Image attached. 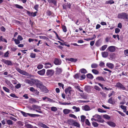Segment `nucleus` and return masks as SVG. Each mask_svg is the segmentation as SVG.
Listing matches in <instances>:
<instances>
[{"mask_svg":"<svg viewBox=\"0 0 128 128\" xmlns=\"http://www.w3.org/2000/svg\"><path fill=\"white\" fill-rule=\"evenodd\" d=\"M36 86L38 88H39L42 91L44 92L45 93H47L48 92V90L47 89L46 87L43 85L42 83L39 80Z\"/></svg>","mask_w":128,"mask_h":128,"instance_id":"f257e3e1","label":"nucleus"},{"mask_svg":"<svg viewBox=\"0 0 128 128\" xmlns=\"http://www.w3.org/2000/svg\"><path fill=\"white\" fill-rule=\"evenodd\" d=\"M91 120L92 121H97L100 122L102 123L104 122V120L102 119L101 116L98 114H96L92 116V118H91Z\"/></svg>","mask_w":128,"mask_h":128,"instance_id":"f03ea898","label":"nucleus"},{"mask_svg":"<svg viewBox=\"0 0 128 128\" xmlns=\"http://www.w3.org/2000/svg\"><path fill=\"white\" fill-rule=\"evenodd\" d=\"M118 17L119 18L124 19H127L128 18L127 14L124 12L119 14L118 15Z\"/></svg>","mask_w":128,"mask_h":128,"instance_id":"7ed1b4c3","label":"nucleus"},{"mask_svg":"<svg viewBox=\"0 0 128 128\" xmlns=\"http://www.w3.org/2000/svg\"><path fill=\"white\" fill-rule=\"evenodd\" d=\"M32 106L33 110H35L36 112L39 113H42V112L40 110L41 107L40 106L34 104L32 105Z\"/></svg>","mask_w":128,"mask_h":128,"instance_id":"20e7f679","label":"nucleus"},{"mask_svg":"<svg viewBox=\"0 0 128 128\" xmlns=\"http://www.w3.org/2000/svg\"><path fill=\"white\" fill-rule=\"evenodd\" d=\"M39 80H38L37 79H32L31 80H30L28 84L30 85V86H32L34 84L36 86Z\"/></svg>","mask_w":128,"mask_h":128,"instance_id":"39448f33","label":"nucleus"},{"mask_svg":"<svg viewBox=\"0 0 128 128\" xmlns=\"http://www.w3.org/2000/svg\"><path fill=\"white\" fill-rule=\"evenodd\" d=\"M16 70L19 73L21 74L29 76H30V75L27 72L25 71L21 70L19 68H16Z\"/></svg>","mask_w":128,"mask_h":128,"instance_id":"423d86ee","label":"nucleus"},{"mask_svg":"<svg viewBox=\"0 0 128 128\" xmlns=\"http://www.w3.org/2000/svg\"><path fill=\"white\" fill-rule=\"evenodd\" d=\"M116 86L120 88L123 90H128L126 89V88L120 82H118L116 83Z\"/></svg>","mask_w":128,"mask_h":128,"instance_id":"0eeeda50","label":"nucleus"},{"mask_svg":"<svg viewBox=\"0 0 128 128\" xmlns=\"http://www.w3.org/2000/svg\"><path fill=\"white\" fill-rule=\"evenodd\" d=\"M116 48V47L115 46H110L107 48L106 50H108L110 52H113L115 51Z\"/></svg>","mask_w":128,"mask_h":128,"instance_id":"6e6552de","label":"nucleus"},{"mask_svg":"<svg viewBox=\"0 0 128 128\" xmlns=\"http://www.w3.org/2000/svg\"><path fill=\"white\" fill-rule=\"evenodd\" d=\"M1 61L2 62L4 63L5 64H7L8 65L12 66V62L10 60L2 59V60Z\"/></svg>","mask_w":128,"mask_h":128,"instance_id":"1a4fd4ad","label":"nucleus"},{"mask_svg":"<svg viewBox=\"0 0 128 128\" xmlns=\"http://www.w3.org/2000/svg\"><path fill=\"white\" fill-rule=\"evenodd\" d=\"M54 73V71L52 70H47L46 74L47 76H51Z\"/></svg>","mask_w":128,"mask_h":128,"instance_id":"9d476101","label":"nucleus"},{"mask_svg":"<svg viewBox=\"0 0 128 128\" xmlns=\"http://www.w3.org/2000/svg\"><path fill=\"white\" fill-rule=\"evenodd\" d=\"M5 82L6 84L10 88L12 89L14 87L13 85L10 82L7 80H5Z\"/></svg>","mask_w":128,"mask_h":128,"instance_id":"9b49d317","label":"nucleus"},{"mask_svg":"<svg viewBox=\"0 0 128 128\" xmlns=\"http://www.w3.org/2000/svg\"><path fill=\"white\" fill-rule=\"evenodd\" d=\"M54 62L55 65H59L61 64V61L57 58H55Z\"/></svg>","mask_w":128,"mask_h":128,"instance_id":"f8f14e48","label":"nucleus"},{"mask_svg":"<svg viewBox=\"0 0 128 128\" xmlns=\"http://www.w3.org/2000/svg\"><path fill=\"white\" fill-rule=\"evenodd\" d=\"M82 108L83 110L86 111H89L90 110V107L88 105L83 106Z\"/></svg>","mask_w":128,"mask_h":128,"instance_id":"ddd939ff","label":"nucleus"},{"mask_svg":"<svg viewBox=\"0 0 128 128\" xmlns=\"http://www.w3.org/2000/svg\"><path fill=\"white\" fill-rule=\"evenodd\" d=\"M45 65V68H48L52 67V64L49 62L45 63L44 64Z\"/></svg>","mask_w":128,"mask_h":128,"instance_id":"4468645a","label":"nucleus"},{"mask_svg":"<svg viewBox=\"0 0 128 128\" xmlns=\"http://www.w3.org/2000/svg\"><path fill=\"white\" fill-rule=\"evenodd\" d=\"M45 70L44 69H43L41 70L38 71L37 73L41 76H43L45 73Z\"/></svg>","mask_w":128,"mask_h":128,"instance_id":"2eb2a0df","label":"nucleus"},{"mask_svg":"<svg viewBox=\"0 0 128 128\" xmlns=\"http://www.w3.org/2000/svg\"><path fill=\"white\" fill-rule=\"evenodd\" d=\"M106 66L110 69H112L114 67V65L110 62L107 63L106 64Z\"/></svg>","mask_w":128,"mask_h":128,"instance_id":"dca6fc26","label":"nucleus"},{"mask_svg":"<svg viewBox=\"0 0 128 128\" xmlns=\"http://www.w3.org/2000/svg\"><path fill=\"white\" fill-rule=\"evenodd\" d=\"M72 89V88L70 87H68L65 89V92L66 94H67L68 93H69Z\"/></svg>","mask_w":128,"mask_h":128,"instance_id":"f3484780","label":"nucleus"},{"mask_svg":"<svg viewBox=\"0 0 128 128\" xmlns=\"http://www.w3.org/2000/svg\"><path fill=\"white\" fill-rule=\"evenodd\" d=\"M62 72V70L61 68H56V73L58 74H61Z\"/></svg>","mask_w":128,"mask_h":128,"instance_id":"a211bd4d","label":"nucleus"},{"mask_svg":"<svg viewBox=\"0 0 128 128\" xmlns=\"http://www.w3.org/2000/svg\"><path fill=\"white\" fill-rule=\"evenodd\" d=\"M38 124L40 126L44 128H49L46 125L41 122H39Z\"/></svg>","mask_w":128,"mask_h":128,"instance_id":"6ab92c4d","label":"nucleus"},{"mask_svg":"<svg viewBox=\"0 0 128 128\" xmlns=\"http://www.w3.org/2000/svg\"><path fill=\"white\" fill-rule=\"evenodd\" d=\"M38 124L40 126L44 128H49L46 125L41 122H39Z\"/></svg>","mask_w":128,"mask_h":128,"instance_id":"aec40b11","label":"nucleus"},{"mask_svg":"<svg viewBox=\"0 0 128 128\" xmlns=\"http://www.w3.org/2000/svg\"><path fill=\"white\" fill-rule=\"evenodd\" d=\"M102 55L103 57L106 58L108 55V53L106 52H102Z\"/></svg>","mask_w":128,"mask_h":128,"instance_id":"412c9836","label":"nucleus"},{"mask_svg":"<svg viewBox=\"0 0 128 128\" xmlns=\"http://www.w3.org/2000/svg\"><path fill=\"white\" fill-rule=\"evenodd\" d=\"M71 110L67 109H64L63 110V112L65 114H67L70 112Z\"/></svg>","mask_w":128,"mask_h":128,"instance_id":"4be33fe9","label":"nucleus"},{"mask_svg":"<svg viewBox=\"0 0 128 128\" xmlns=\"http://www.w3.org/2000/svg\"><path fill=\"white\" fill-rule=\"evenodd\" d=\"M66 60H68L72 62H76L77 61V59L73 58H67L66 59Z\"/></svg>","mask_w":128,"mask_h":128,"instance_id":"5701e85b","label":"nucleus"},{"mask_svg":"<svg viewBox=\"0 0 128 128\" xmlns=\"http://www.w3.org/2000/svg\"><path fill=\"white\" fill-rule=\"evenodd\" d=\"M108 102L110 104H115V102L113 101L112 97H111L108 100Z\"/></svg>","mask_w":128,"mask_h":128,"instance_id":"b1692460","label":"nucleus"},{"mask_svg":"<svg viewBox=\"0 0 128 128\" xmlns=\"http://www.w3.org/2000/svg\"><path fill=\"white\" fill-rule=\"evenodd\" d=\"M108 124L111 126L115 127L116 126L115 124L112 122H107Z\"/></svg>","mask_w":128,"mask_h":128,"instance_id":"393cba45","label":"nucleus"},{"mask_svg":"<svg viewBox=\"0 0 128 128\" xmlns=\"http://www.w3.org/2000/svg\"><path fill=\"white\" fill-rule=\"evenodd\" d=\"M73 126H74L76 127H77L78 128L80 127V124L78 122H77L76 120H74Z\"/></svg>","mask_w":128,"mask_h":128,"instance_id":"a878e982","label":"nucleus"},{"mask_svg":"<svg viewBox=\"0 0 128 128\" xmlns=\"http://www.w3.org/2000/svg\"><path fill=\"white\" fill-rule=\"evenodd\" d=\"M48 1L49 3H52L54 5H56V2L55 0H48Z\"/></svg>","mask_w":128,"mask_h":128,"instance_id":"bb28decb","label":"nucleus"},{"mask_svg":"<svg viewBox=\"0 0 128 128\" xmlns=\"http://www.w3.org/2000/svg\"><path fill=\"white\" fill-rule=\"evenodd\" d=\"M74 120L73 119H70L68 120V123L70 125L73 126L74 122Z\"/></svg>","mask_w":128,"mask_h":128,"instance_id":"cd10ccee","label":"nucleus"},{"mask_svg":"<svg viewBox=\"0 0 128 128\" xmlns=\"http://www.w3.org/2000/svg\"><path fill=\"white\" fill-rule=\"evenodd\" d=\"M74 94V91L72 89L69 92V94H68V96H73Z\"/></svg>","mask_w":128,"mask_h":128,"instance_id":"c85d7f7f","label":"nucleus"},{"mask_svg":"<svg viewBox=\"0 0 128 128\" xmlns=\"http://www.w3.org/2000/svg\"><path fill=\"white\" fill-rule=\"evenodd\" d=\"M72 108L74 110H75L74 111L76 112H78L80 111V108L79 107H76L75 106H73Z\"/></svg>","mask_w":128,"mask_h":128,"instance_id":"c756f323","label":"nucleus"},{"mask_svg":"<svg viewBox=\"0 0 128 128\" xmlns=\"http://www.w3.org/2000/svg\"><path fill=\"white\" fill-rule=\"evenodd\" d=\"M96 79L100 81H104V78L102 76H98L96 77Z\"/></svg>","mask_w":128,"mask_h":128,"instance_id":"7c9ffc66","label":"nucleus"},{"mask_svg":"<svg viewBox=\"0 0 128 128\" xmlns=\"http://www.w3.org/2000/svg\"><path fill=\"white\" fill-rule=\"evenodd\" d=\"M21 113L25 117H27L28 116H29V113H26L23 111H20Z\"/></svg>","mask_w":128,"mask_h":128,"instance_id":"2f4dec72","label":"nucleus"},{"mask_svg":"<svg viewBox=\"0 0 128 128\" xmlns=\"http://www.w3.org/2000/svg\"><path fill=\"white\" fill-rule=\"evenodd\" d=\"M87 77L89 78L92 79L94 77L93 75L90 74H88L87 75Z\"/></svg>","mask_w":128,"mask_h":128,"instance_id":"473e14b6","label":"nucleus"},{"mask_svg":"<svg viewBox=\"0 0 128 128\" xmlns=\"http://www.w3.org/2000/svg\"><path fill=\"white\" fill-rule=\"evenodd\" d=\"M108 45H104L102 46L101 48L100 49V50H101L104 51L106 49Z\"/></svg>","mask_w":128,"mask_h":128,"instance_id":"72a5a7b5","label":"nucleus"},{"mask_svg":"<svg viewBox=\"0 0 128 128\" xmlns=\"http://www.w3.org/2000/svg\"><path fill=\"white\" fill-rule=\"evenodd\" d=\"M0 42H7V41L6 39L3 38L2 36H0Z\"/></svg>","mask_w":128,"mask_h":128,"instance_id":"f704fd0d","label":"nucleus"},{"mask_svg":"<svg viewBox=\"0 0 128 128\" xmlns=\"http://www.w3.org/2000/svg\"><path fill=\"white\" fill-rule=\"evenodd\" d=\"M90 89V87L89 86H86L84 88V90L86 92L89 91Z\"/></svg>","mask_w":128,"mask_h":128,"instance_id":"c9c22d12","label":"nucleus"},{"mask_svg":"<svg viewBox=\"0 0 128 128\" xmlns=\"http://www.w3.org/2000/svg\"><path fill=\"white\" fill-rule=\"evenodd\" d=\"M80 71L81 73L82 74H86L87 72L86 70L84 68L80 69Z\"/></svg>","mask_w":128,"mask_h":128,"instance_id":"e433bc0d","label":"nucleus"},{"mask_svg":"<svg viewBox=\"0 0 128 128\" xmlns=\"http://www.w3.org/2000/svg\"><path fill=\"white\" fill-rule=\"evenodd\" d=\"M3 89L6 92L9 93L10 92V90L7 88L6 87H3Z\"/></svg>","mask_w":128,"mask_h":128,"instance_id":"4c0bfd02","label":"nucleus"},{"mask_svg":"<svg viewBox=\"0 0 128 128\" xmlns=\"http://www.w3.org/2000/svg\"><path fill=\"white\" fill-rule=\"evenodd\" d=\"M15 6L17 8H18L23 9L24 8L22 6L18 4H15Z\"/></svg>","mask_w":128,"mask_h":128,"instance_id":"58836bf2","label":"nucleus"},{"mask_svg":"<svg viewBox=\"0 0 128 128\" xmlns=\"http://www.w3.org/2000/svg\"><path fill=\"white\" fill-rule=\"evenodd\" d=\"M92 72L93 73L96 74H98L99 73L98 71L97 70L95 69H92Z\"/></svg>","mask_w":128,"mask_h":128,"instance_id":"ea45409f","label":"nucleus"},{"mask_svg":"<svg viewBox=\"0 0 128 128\" xmlns=\"http://www.w3.org/2000/svg\"><path fill=\"white\" fill-rule=\"evenodd\" d=\"M7 122L8 124L9 125H11L13 124V122L10 120H8L7 121Z\"/></svg>","mask_w":128,"mask_h":128,"instance_id":"a19ab883","label":"nucleus"},{"mask_svg":"<svg viewBox=\"0 0 128 128\" xmlns=\"http://www.w3.org/2000/svg\"><path fill=\"white\" fill-rule=\"evenodd\" d=\"M98 65L96 64H93L91 65V67L92 68H96L97 67Z\"/></svg>","mask_w":128,"mask_h":128,"instance_id":"79ce46f5","label":"nucleus"},{"mask_svg":"<svg viewBox=\"0 0 128 128\" xmlns=\"http://www.w3.org/2000/svg\"><path fill=\"white\" fill-rule=\"evenodd\" d=\"M51 110L53 112H55L58 110L57 108L55 107H52L51 108Z\"/></svg>","mask_w":128,"mask_h":128,"instance_id":"37998d69","label":"nucleus"},{"mask_svg":"<svg viewBox=\"0 0 128 128\" xmlns=\"http://www.w3.org/2000/svg\"><path fill=\"white\" fill-rule=\"evenodd\" d=\"M86 118V117L82 115L81 116V120L82 122H84Z\"/></svg>","mask_w":128,"mask_h":128,"instance_id":"c03bdc74","label":"nucleus"},{"mask_svg":"<svg viewBox=\"0 0 128 128\" xmlns=\"http://www.w3.org/2000/svg\"><path fill=\"white\" fill-rule=\"evenodd\" d=\"M63 31L64 32H66L67 31L66 28L65 26H62Z\"/></svg>","mask_w":128,"mask_h":128,"instance_id":"a18cd8bd","label":"nucleus"},{"mask_svg":"<svg viewBox=\"0 0 128 128\" xmlns=\"http://www.w3.org/2000/svg\"><path fill=\"white\" fill-rule=\"evenodd\" d=\"M94 88L96 90L98 91H100L101 90V88L96 85H95L94 86Z\"/></svg>","mask_w":128,"mask_h":128,"instance_id":"49530a36","label":"nucleus"},{"mask_svg":"<svg viewBox=\"0 0 128 128\" xmlns=\"http://www.w3.org/2000/svg\"><path fill=\"white\" fill-rule=\"evenodd\" d=\"M114 3V2L113 0H110L107 1L106 2V4H113Z\"/></svg>","mask_w":128,"mask_h":128,"instance_id":"de8ad7c7","label":"nucleus"},{"mask_svg":"<svg viewBox=\"0 0 128 128\" xmlns=\"http://www.w3.org/2000/svg\"><path fill=\"white\" fill-rule=\"evenodd\" d=\"M36 54H35L33 53H30V56L32 58H34L36 57Z\"/></svg>","mask_w":128,"mask_h":128,"instance_id":"09e8293b","label":"nucleus"},{"mask_svg":"<svg viewBox=\"0 0 128 128\" xmlns=\"http://www.w3.org/2000/svg\"><path fill=\"white\" fill-rule=\"evenodd\" d=\"M30 102L32 103H36L37 102V101L34 99L32 98L30 99Z\"/></svg>","mask_w":128,"mask_h":128,"instance_id":"8fccbe9b","label":"nucleus"},{"mask_svg":"<svg viewBox=\"0 0 128 128\" xmlns=\"http://www.w3.org/2000/svg\"><path fill=\"white\" fill-rule=\"evenodd\" d=\"M69 116L70 117L74 118V119H76L77 118V117L74 115L73 114H69Z\"/></svg>","mask_w":128,"mask_h":128,"instance_id":"3c124183","label":"nucleus"},{"mask_svg":"<svg viewBox=\"0 0 128 128\" xmlns=\"http://www.w3.org/2000/svg\"><path fill=\"white\" fill-rule=\"evenodd\" d=\"M25 126L27 128H32V126L30 124H27L25 125Z\"/></svg>","mask_w":128,"mask_h":128,"instance_id":"603ef678","label":"nucleus"},{"mask_svg":"<svg viewBox=\"0 0 128 128\" xmlns=\"http://www.w3.org/2000/svg\"><path fill=\"white\" fill-rule=\"evenodd\" d=\"M103 117L106 119L109 120L110 118V117L108 115L106 114L103 116Z\"/></svg>","mask_w":128,"mask_h":128,"instance_id":"864d4df0","label":"nucleus"},{"mask_svg":"<svg viewBox=\"0 0 128 128\" xmlns=\"http://www.w3.org/2000/svg\"><path fill=\"white\" fill-rule=\"evenodd\" d=\"M43 65L42 64H40L38 65L37 68L38 70L40 69L43 68Z\"/></svg>","mask_w":128,"mask_h":128,"instance_id":"5fc2aeb1","label":"nucleus"},{"mask_svg":"<svg viewBox=\"0 0 128 128\" xmlns=\"http://www.w3.org/2000/svg\"><path fill=\"white\" fill-rule=\"evenodd\" d=\"M14 41L15 44H19L20 43V41L18 39H15L14 40Z\"/></svg>","mask_w":128,"mask_h":128,"instance_id":"6e6d98bb","label":"nucleus"},{"mask_svg":"<svg viewBox=\"0 0 128 128\" xmlns=\"http://www.w3.org/2000/svg\"><path fill=\"white\" fill-rule=\"evenodd\" d=\"M85 122L86 124L89 126H90V123L88 119H86Z\"/></svg>","mask_w":128,"mask_h":128,"instance_id":"4d7b16f0","label":"nucleus"},{"mask_svg":"<svg viewBox=\"0 0 128 128\" xmlns=\"http://www.w3.org/2000/svg\"><path fill=\"white\" fill-rule=\"evenodd\" d=\"M120 31V30L118 28H116L115 30V32L116 34H118Z\"/></svg>","mask_w":128,"mask_h":128,"instance_id":"13d9d810","label":"nucleus"},{"mask_svg":"<svg viewBox=\"0 0 128 128\" xmlns=\"http://www.w3.org/2000/svg\"><path fill=\"white\" fill-rule=\"evenodd\" d=\"M99 65L100 67H104V63L103 62L100 61Z\"/></svg>","mask_w":128,"mask_h":128,"instance_id":"bf43d9fd","label":"nucleus"},{"mask_svg":"<svg viewBox=\"0 0 128 128\" xmlns=\"http://www.w3.org/2000/svg\"><path fill=\"white\" fill-rule=\"evenodd\" d=\"M92 124L94 126V127H98V124L95 122H94L92 123Z\"/></svg>","mask_w":128,"mask_h":128,"instance_id":"052dcab7","label":"nucleus"},{"mask_svg":"<svg viewBox=\"0 0 128 128\" xmlns=\"http://www.w3.org/2000/svg\"><path fill=\"white\" fill-rule=\"evenodd\" d=\"M21 86V84H17L15 86V88L17 89L20 88Z\"/></svg>","mask_w":128,"mask_h":128,"instance_id":"680f3d73","label":"nucleus"},{"mask_svg":"<svg viewBox=\"0 0 128 128\" xmlns=\"http://www.w3.org/2000/svg\"><path fill=\"white\" fill-rule=\"evenodd\" d=\"M9 53L8 51L7 52H6L4 54V56L5 57H8V54Z\"/></svg>","mask_w":128,"mask_h":128,"instance_id":"e2e57ef3","label":"nucleus"},{"mask_svg":"<svg viewBox=\"0 0 128 128\" xmlns=\"http://www.w3.org/2000/svg\"><path fill=\"white\" fill-rule=\"evenodd\" d=\"M17 39L20 41H21L23 40V38L20 35H18V36Z\"/></svg>","mask_w":128,"mask_h":128,"instance_id":"0e129e2a","label":"nucleus"},{"mask_svg":"<svg viewBox=\"0 0 128 128\" xmlns=\"http://www.w3.org/2000/svg\"><path fill=\"white\" fill-rule=\"evenodd\" d=\"M98 112H106V111H104L102 109L100 108H98Z\"/></svg>","mask_w":128,"mask_h":128,"instance_id":"69168bd1","label":"nucleus"},{"mask_svg":"<svg viewBox=\"0 0 128 128\" xmlns=\"http://www.w3.org/2000/svg\"><path fill=\"white\" fill-rule=\"evenodd\" d=\"M115 92L113 91H112L111 93H110L108 94V96L109 97H110L111 96L114 95V94Z\"/></svg>","mask_w":128,"mask_h":128,"instance_id":"338daca9","label":"nucleus"},{"mask_svg":"<svg viewBox=\"0 0 128 128\" xmlns=\"http://www.w3.org/2000/svg\"><path fill=\"white\" fill-rule=\"evenodd\" d=\"M117 112L122 116H125V115L123 112L118 111H117Z\"/></svg>","mask_w":128,"mask_h":128,"instance_id":"774afa93","label":"nucleus"}]
</instances>
